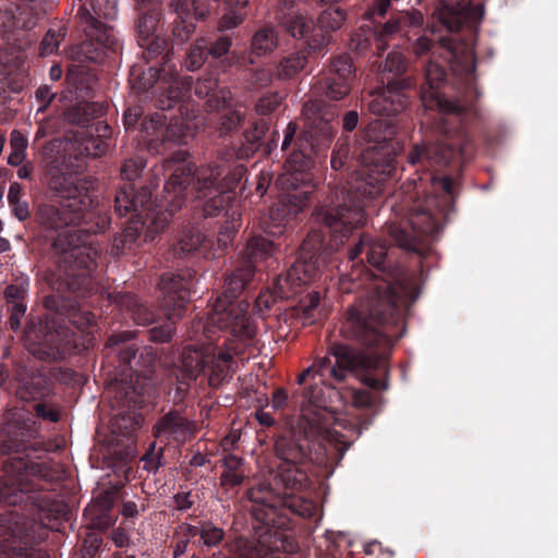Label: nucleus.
I'll return each mask as SVG.
<instances>
[{
    "mask_svg": "<svg viewBox=\"0 0 558 558\" xmlns=\"http://www.w3.org/2000/svg\"><path fill=\"white\" fill-rule=\"evenodd\" d=\"M280 243L264 235H254L246 245L247 265L268 258L279 248Z\"/></svg>",
    "mask_w": 558,
    "mask_h": 558,
    "instance_id": "40",
    "label": "nucleus"
},
{
    "mask_svg": "<svg viewBox=\"0 0 558 558\" xmlns=\"http://www.w3.org/2000/svg\"><path fill=\"white\" fill-rule=\"evenodd\" d=\"M102 545V538L96 533H88L84 538L78 558H97Z\"/></svg>",
    "mask_w": 558,
    "mask_h": 558,
    "instance_id": "52",
    "label": "nucleus"
},
{
    "mask_svg": "<svg viewBox=\"0 0 558 558\" xmlns=\"http://www.w3.org/2000/svg\"><path fill=\"white\" fill-rule=\"evenodd\" d=\"M199 537L204 546L217 547L225 539V531L210 521H204L199 526Z\"/></svg>",
    "mask_w": 558,
    "mask_h": 558,
    "instance_id": "49",
    "label": "nucleus"
},
{
    "mask_svg": "<svg viewBox=\"0 0 558 558\" xmlns=\"http://www.w3.org/2000/svg\"><path fill=\"white\" fill-rule=\"evenodd\" d=\"M344 21L345 13L341 9L328 8L320 13L317 25L299 12H289L281 16L280 26L294 39H303L313 52L325 53L330 33L339 29Z\"/></svg>",
    "mask_w": 558,
    "mask_h": 558,
    "instance_id": "19",
    "label": "nucleus"
},
{
    "mask_svg": "<svg viewBox=\"0 0 558 558\" xmlns=\"http://www.w3.org/2000/svg\"><path fill=\"white\" fill-rule=\"evenodd\" d=\"M117 16V0H90L88 5H80L73 17L77 31L84 35L75 51L78 62L104 63L121 53L120 39L107 23Z\"/></svg>",
    "mask_w": 558,
    "mask_h": 558,
    "instance_id": "12",
    "label": "nucleus"
},
{
    "mask_svg": "<svg viewBox=\"0 0 558 558\" xmlns=\"http://www.w3.org/2000/svg\"><path fill=\"white\" fill-rule=\"evenodd\" d=\"M24 458L15 457L7 459L2 464L3 475L0 476V504L17 506L25 501L29 492L34 490V484L26 478Z\"/></svg>",
    "mask_w": 558,
    "mask_h": 558,
    "instance_id": "25",
    "label": "nucleus"
},
{
    "mask_svg": "<svg viewBox=\"0 0 558 558\" xmlns=\"http://www.w3.org/2000/svg\"><path fill=\"white\" fill-rule=\"evenodd\" d=\"M195 95L206 98L210 110H220L233 100L232 93L227 87H219L218 72H206L195 83Z\"/></svg>",
    "mask_w": 558,
    "mask_h": 558,
    "instance_id": "30",
    "label": "nucleus"
},
{
    "mask_svg": "<svg viewBox=\"0 0 558 558\" xmlns=\"http://www.w3.org/2000/svg\"><path fill=\"white\" fill-rule=\"evenodd\" d=\"M288 402V392L284 388H277L274 392H272V398H271V407L275 409V410H281L286 407Z\"/></svg>",
    "mask_w": 558,
    "mask_h": 558,
    "instance_id": "63",
    "label": "nucleus"
},
{
    "mask_svg": "<svg viewBox=\"0 0 558 558\" xmlns=\"http://www.w3.org/2000/svg\"><path fill=\"white\" fill-rule=\"evenodd\" d=\"M136 31L138 39H149L154 36L161 20V10L157 4L148 0H142L137 3Z\"/></svg>",
    "mask_w": 558,
    "mask_h": 558,
    "instance_id": "34",
    "label": "nucleus"
},
{
    "mask_svg": "<svg viewBox=\"0 0 558 558\" xmlns=\"http://www.w3.org/2000/svg\"><path fill=\"white\" fill-rule=\"evenodd\" d=\"M118 496V489L112 488L101 492L97 497V502L102 511H110L116 502Z\"/></svg>",
    "mask_w": 558,
    "mask_h": 558,
    "instance_id": "60",
    "label": "nucleus"
},
{
    "mask_svg": "<svg viewBox=\"0 0 558 558\" xmlns=\"http://www.w3.org/2000/svg\"><path fill=\"white\" fill-rule=\"evenodd\" d=\"M46 180L57 199L39 204L35 221L43 229L57 232L52 250L58 256L59 272L68 276V287L85 288L97 267L96 233L109 228L111 216L94 206L95 181L72 171L64 158L48 163Z\"/></svg>",
    "mask_w": 558,
    "mask_h": 558,
    "instance_id": "4",
    "label": "nucleus"
},
{
    "mask_svg": "<svg viewBox=\"0 0 558 558\" xmlns=\"http://www.w3.org/2000/svg\"><path fill=\"white\" fill-rule=\"evenodd\" d=\"M66 32L63 27L49 28L39 45V56L46 57L58 52L61 41L64 40Z\"/></svg>",
    "mask_w": 558,
    "mask_h": 558,
    "instance_id": "47",
    "label": "nucleus"
},
{
    "mask_svg": "<svg viewBox=\"0 0 558 558\" xmlns=\"http://www.w3.org/2000/svg\"><path fill=\"white\" fill-rule=\"evenodd\" d=\"M141 105L128 107L123 113V125L126 132L138 131L147 143V149L154 154H161L170 144L177 143L183 135L182 123L177 118H169L156 112L144 116Z\"/></svg>",
    "mask_w": 558,
    "mask_h": 558,
    "instance_id": "17",
    "label": "nucleus"
},
{
    "mask_svg": "<svg viewBox=\"0 0 558 558\" xmlns=\"http://www.w3.org/2000/svg\"><path fill=\"white\" fill-rule=\"evenodd\" d=\"M246 17V11L229 9L226 7V12L218 21V32L228 34V31H232L241 25Z\"/></svg>",
    "mask_w": 558,
    "mask_h": 558,
    "instance_id": "51",
    "label": "nucleus"
},
{
    "mask_svg": "<svg viewBox=\"0 0 558 558\" xmlns=\"http://www.w3.org/2000/svg\"><path fill=\"white\" fill-rule=\"evenodd\" d=\"M223 471L219 477L220 486L229 490L242 485L245 478L244 461L241 457L227 453L221 459Z\"/></svg>",
    "mask_w": 558,
    "mask_h": 558,
    "instance_id": "35",
    "label": "nucleus"
},
{
    "mask_svg": "<svg viewBox=\"0 0 558 558\" xmlns=\"http://www.w3.org/2000/svg\"><path fill=\"white\" fill-rule=\"evenodd\" d=\"M360 116L356 110L347 111L342 118V129L345 132H352L356 129Z\"/></svg>",
    "mask_w": 558,
    "mask_h": 558,
    "instance_id": "61",
    "label": "nucleus"
},
{
    "mask_svg": "<svg viewBox=\"0 0 558 558\" xmlns=\"http://www.w3.org/2000/svg\"><path fill=\"white\" fill-rule=\"evenodd\" d=\"M39 433V425L31 413L13 411L8 413L0 427V456L29 459V452L40 449L34 442Z\"/></svg>",
    "mask_w": 558,
    "mask_h": 558,
    "instance_id": "21",
    "label": "nucleus"
},
{
    "mask_svg": "<svg viewBox=\"0 0 558 558\" xmlns=\"http://www.w3.org/2000/svg\"><path fill=\"white\" fill-rule=\"evenodd\" d=\"M218 0H191L190 10L194 20H206L217 8Z\"/></svg>",
    "mask_w": 558,
    "mask_h": 558,
    "instance_id": "54",
    "label": "nucleus"
},
{
    "mask_svg": "<svg viewBox=\"0 0 558 558\" xmlns=\"http://www.w3.org/2000/svg\"><path fill=\"white\" fill-rule=\"evenodd\" d=\"M233 37L230 34L218 33L206 39L209 65L218 72L226 73L242 59V53L232 50Z\"/></svg>",
    "mask_w": 558,
    "mask_h": 558,
    "instance_id": "28",
    "label": "nucleus"
},
{
    "mask_svg": "<svg viewBox=\"0 0 558 558\" xmlns=\"http://www.w3.org/2000/svg\"><path fill=\"white\" fill-rule=\"evenodd\" d=\"M196 495L191 490L179 492L172 497V507L174 510L183 512L191 509L195 504Z\"/></svg>",
    "mask_w": 558,
    "mask_h": 558,
    "instance_id": "56",
    "label": "nucleus"
},
{
    "mask_svg": "<svg viewBox=\"0 0 558 558\" xmlns=\"http://www.w3.org/2000/svg\"><path fill=\"white\" fill-rule=\"evenodd\" d=\"M305 46L307 45L305 44ZM311 54L317 53L310 50L308 47L288 52L280 59L276 68V77L281 81L296 77L306 69Z\"/></svg>",
    "mask_w": 558,
    "mask_h": 558,
    "instance_id": "32",
    "label": "nucleus"
},
{
    "mask_svg": "<svg viewBox=\"0 0 558 558\" xmlns=\"http://www.w3.org/2000/svg\"><path fill=\"white\" fill-rule=\"evenodd\" d=\"M102 113L104 107L93 102L69 109L68 120L80 125L75 134V151L78 156L100 157L112 145V128L106 121H93Z\"/></svg>",
    "mask_w": 558,
    "mask_h": 558,
    "instance_id": "18",
    "label": "nucleus"
},
{
    "mask_svg": "<svg viewBox=\"0 0 558 558\" xmlns=\"http://www.w3.org/2000/svg\"><path fill=\"white\" fill-rule=\"evenodd\" d=\"M434 15L450 32H458L464 25L475 26L485 15V7L478 0H438Z\"/></svg>",
    "mask_w": 558,
    "mask_h": 558,
    "instance_id": "24",
    "label": "nucleus"
},
{
    "mask_svg": "<svg viewBox=\"0 0 558 558\" xmlns=\"http://www.w3.org/2000/svg\"><path fill=\"white\" fill-rule=\"evenodd\" d=\"M2 558H48V554L40 548L19 542L9 546Z\"/></svg>",
    "mask_w": 558,
    "mask_h": 558,
    "instance_id": "48",
    "label": "nucleus"
},
{
    "mask_svg": "<svg viewBox=\"0 0 558 558\" xmlns=\"http://www.w3.org/2000/svg\"><path fill=\"white\" fill-rule=\"evenodd\" d=\"M320 302L319 293H311L300 303V318L304 325H313L320 319V311L318 310Z\"/></svg>",
    "mask_w": 558,
    "mask_h": 558,
    "instance_id": "45",
    "label": "nucleus"
},
{
    "mask_svg": "<svg viewBox=\"0 0 558 558\" xmlns=\"http://www.w3.org/2000/svg\"><path fill=\"white\" fill-rule=\"evenodd\" d=\"M196 433L197 423L187 416L183 408H170L162 412L151 428L153 436L163 446H183Z\"/></svg>",
    "mask_w": 558,
    "mask_h": 558,
    "instance_id": "23",
    "label": "nucleus"
},
{
    "mask_svg": "<svg viewBox=\"0 0 558 558\" xmlns=\"http://www.w3.org/2000/svg\"><path fill=\"white\" fill-rule=\"evenodd\" d=\"M232 101L226 107H220L223 112L219 117V122L217 125L218 132L220 136H227L231 134L233 131L238 130L243 121L242 114L233 110L231 108Z\"/></svg>",
    "mask_w": 558,
    "mask_h": 558,
    "instance_id": "43",
    "label": "nucleus"
},
{
    "mask_svg": "<svg viewBox=\"0 0 558 558\" xmlns=\"http://www.w3.org/2000/svg\"><path fill=\"white\" fill-rule=\"evenodd\" d=\"M208 360L210 361H207L206 369L210 371L209 385L216 387L228 377L233 357L228 351L216 353L215 349L210 348Z\"/></svg>",
    "mask_w": 558,
    "mask_h": 558,
    "instance_id": "39",
    "label": "nucleus"
},
{
    "mask_svg": "<svg viewBox=\"0 0 558 558\" xmlns=\"http://www.w3.org/2000/svg\"><path fill=\"white\" fill-rule=\"evenodd\" d=\"M25 466L26 470H24V473L26 475V478H40L47 483H54L63 477V470L59 465H53L45 462H34L29 459H25Z\"/></svg>",
    "mask_w": 558,
    "mask_h": 558,
    "instance_id": "41",
    "label": "nucleus"
},
{
    "mask_svg": "<svg viewBox=\"0 0 558 558\" xmlns=\"http://www.w3.org/2000/svg\"><path fill=\"white\" fill-rule=\"evenodd\" d=\"M66 277L60 272L52 292L45 296L44 304L49 312L46 332L31 349L32 354L41 361H63L78 349L75 332L70 325L83 331L96 324L95 314L83 310L78 301L93 290V279L87 287L76 289L68 287Z\"/></svg>",
    "mask_w": 558,
    "mask_h": 558,
    "instance_id": "9",
    "label": "nucleus"
},
{
    "mask_svg": "<svg viewBox=\"0 0 558 558\" xmlns=\"http://www.w3.org/2000/svg\"><path fill=\"white\" fill-rule=\"evenodd\" d=\"M206 61L209 62V57L206 49V39L199 38L190 47L189 51L186 52L184 66L189 71H196L201 69Z\"/></svg>",
    "mask_w": 558,
    "mask_h": 558,
    "instance_id": "42",
    "label": "nucleus"
},
{
    "mask_svg": "<svg viewBox=\"0 0 558 558\" xmlns=\"http://www.w3.org/2000/svg\"><path fill=\"white\" fill-rule=\"evenodd\" d=\"M27 311V303L8 305L9 327L12 331H19L22 327V319Z\"/></svg>",
    "mask_w": 558,
    "mask_h": 558,
    "instance_id": "55",
    "label": "nucleus"
},
{
    "mask_svg": "<svg viewBox=\"0 0 558 558\" xmlns=\"http://www.w3.org/2000/svg\"><path fill=\"white\" fill-rule=\"evenodd\" d=\"M112 302L121 310L129 314L130 318L137 325L147 326L156 320V314L138 298L131 292H118L110 294Z\"/></svg>",
    "mask_w": 558,
    "mask_h": 558,
    "instance_id": "31",
    "label": "nucleus"
},
{
    "mask_svg": "<svg viewBox=\"0 0 558 558\" xmlns=\"http://www.w3.org/2000/svg\"><path fill=\"white\" fill-rule=\"evenodd\" d=\"M110 539L118 548H126L132 544L130 534L121 526L111 531Z\"/></svg>",
    "mask_w": 558,
    "mask_h": 558,
    "instance_id": "59",
    "label": "nucleus"
},
{
    "mask_svg": "<svg viewBox=\"0 0 558 558\" xmlns=\"http://www.w3.org/2000/svg\"><path fill=\"white\" fill-rule=\"evenodd\" d=\"M254 266L236 268L227 279L223 292L216 300L214 311L221 329H228L242 341L252 340L256 327L248 315L250 303L246 300L235 302L241 293L248 289L254 278Z\"/></svg>",
    "mask_w": 558,
    "mask_h": 558,
    "instance_id": "14",
    "label": "nucleus"
},
{
    "mask_svg": "<svg viewBox=\"0 0 558 558\" xmlns=\"http://www.w3.org/2000/svg\"><path fill=\"white\" fill-rule=\"evenodd\" d=\"M305 129L294 142L293 150L287 157L290 172L282 175L281 185L301 190L313 185L306 171L313 165V156L325 150L332 138V122L337 116L336 108L323 99H314L303 106Z\"/></svg>",
    "mask_w": 558,
    "mask_h": 558,
    "instance_id": "10",
    "label": "nucleus"
},
{
    "mask_svg": "<svg viewBox=\"0 0 558 558\" xmlns=\"http://www.w3.org/2000/svg\"><path fill=\"white\" fill-rule=\"evenodd\" d=\"M282 97L279 93H267L263 95L255 105V110L260 116H267L277 110Z\"/></svg>",
    "mask_w": 558,
    "mask_h": 558,
    "instance_id": "53",
    "label": "nucleus"
},
{
    "mask_svg": "<svg viewBox=\"0 0 558 558\" xmlns=\"http://www.w3.org/2000/svg\"><path fill=\"white\" fill-rule=\"evenodd\" d=\"M253 519V529L255 531L256 536L258 537V545H253L246 548L243 553H241L236 558H296L295 556L288 554L286 551L279 550H270L264 547V543L268 541V537L271 536L278 537L279 532L283 530H289L291 527V519L289 518V525L278 527V526H268L254 518Z\"/></svg>",
    "mask_w": 558,
    "mask_h": 558,
    "instance_id": "29",
    "label": "nucleus"
},
{
    "mask_svg": "<svg viewBox=\"0 0 558 558\" xmlns=\"http://www.w3.org/2000/svg\"><path fill=\"white\" fill-rule=\"evenodd\" d=\"M146 167L142 156L124 160L121 177L129 181L114 195V211L119 217L130 216L126 227L114 235L110 254L114 257L133 250L140 241L142 230L146 228V238L163 231L171 218L184 205L187 190L198 171L185 151L179 150L171 158L165 159L154 171L165 177L163 192L160 199L153 201L151 189L143 185L136 189L132 183L141 177Z\"/></svg>",
    "mask_w": 558,
    "mask_h": 558,
    "instance_id": "7",
    "label": "nucleus"
},
{
    "mask_svg": "<svg viewBox=\"0 0 558 558\" xmlns=\"http://www.w3.org/2000/svg\"><path fill=\"white\" fill-rule=\"evenodd\" d=\"M129 83L137 93L154 89L155 106L161 111L170 110L178 105L187 89L185 84L181 83L175 64H169L168 61L161 66L145 68L142 64H134L130 69Z\"/></svg>",
    "mask_w": 558,
    "mask_h": 558,
    "instance_id": "15",
    "label": "nucleus"
},
{
    "mask_svg": "<svg viewBox=\"0 0 558 558\" xmlns=\"http://www.w3.org/2000/svg\"><path fill=\"white\" fill-rule=\"evenodd\" d=\"M138 45L144 49L143 53L147 62L160 58L156 66H161L166 61L169 64H174L172 62L173 51L166 38L154 35L149 39H138Z\"/></svg>",
    "mask_w": 558,
    "mask_h": 558,
    "instance_id": "38",
    "label": "nucleus"
},
{
    "mask_svg": "<svg viewBox=\"0 0 558 558\" xmlns=\"http://www.w3.org/2000/svg\"><path fill=\"white\" fill-rule=\"evenodd\" d=\"M349 260L366 262L381 279L348 307L341 323L343 338L355 341L368 352H360L343 343H332L328 355L318 357L313 379L342 383L356 372L362 383L373 390H386L389 383V354L393 343L404 333L405 313L420 295L418 275L409 271L395 257V250L378 238L362 234L350 248Z\"/></svg>",
    "mask_w": 558,
    "mask_h": 558,
    "instance_id": "2",
    "label": "nucleus"
},
{
    "mask_svg": "<svg viewBox=\"0 0 558 558\" xmlns=\"http://www.w3.org/2000/svg\"><path fill=\"white\" fill-rule=\"evenodd\" d=\"M175 5V19L171 23V35L172 41L177 45H182L186 43L196 29V25L194 23V19L192 16L190 8L183 7L178 2H174Z\"/></svg>",
    "mask_w": 558,
    "mask_h": 558,
    "instance_id": "36",
    "label": "nucleus"
},
{
    "mask_svg": "<svg viewBox=\"0 0 558 558\" xmlns=\"http://www.w3.org/2000/svg\"><path fill=\"white\" fill-rule=\"evenodd\" d=\"M336 251L329 247L322 232L310 231L300 246L296 260L284 275L277 278L272 292L259 293L255 300L256 306L269 310L276 299L289 300L295 296L303 287L315 280L322 265Z\"/></svg>",
    "mask_w": 558,
    "mask_h": 558,
    "instance_id": "13",
    "label": "nucleus"
},
{
    "mask_svg": "<svg viewBox=\"0 0 558 558\" xmlns=\"http://www.w3.org/2000/svg\"><path fill=\"white\" fill-rule=\"evenodd\" d=\"M399 129L397 120L378 118L354 134L352 145L348 142L337 143L330 159L332 169L339 171L349 168L354 160L362 170L355 184L341 192L337 204L315 210L320 223L315 231L324 234L331 250H339L352 231L365 223L368 203L397 180V156L403 149V142L398 136Z\"/></svg>",
    "mask_w": 558,
    "mask_h": 558,
    "instance_id": "5",
    "label": "nucleus"
},
{
    "mask_svg": "<svg viewBox=\"0 0 558 558\" xmlns=\"http://www.w3.org/2000/svg\"><path fill=\"white\" fill-rule=\"evenodd\" d=\"M377 397L367 390H356L353 393V403L359 408H374Z\"/></svg>",
    "mask_w": 558,
    "mask_h": 558,
    "instance_id": "57",
    "label": "nucleus"
},
{
    "mask_svg": "<svg viewBox=\"0 0 558 558\" xmlns=\"http://www.w3.org/2000/svg\"><path fill=\"white\" fill-rule=\"evenodd\" d=\"M281 186L283 192L277 203L269 209V219L265 228L268 236L280 238L287 231V225L307 206V202L315 190L314 185H305L301 190Z\"/></svg>",
    "mask_w": 558,
    "mask_h": 558,
    "instance_id": "22",
    "label": "nucleus"
},
{
    "mask_svg": "<svg viewBox=\"0 0 558 558\" xmlns=\"http://www.w3.org/2000/svg\"><path fill=\"white\" fill-rule=\"evenodd\" d=\"M15 396L22 401H35L48 393V377L40 369L20 365L14 374Z\"/></svg>",
    "mask_w": 558,
    "mask_h": 558,
    "instance_id": "27",
    "label": "nucleus"
},
{
    "mask_svg": "<svg viewBox=\"0 0 558 558\" xmlns=\"http://www.w3.org/2000/svg\"><path fill=\"white\" fill-rule=\"evenodd\" d=\"M28 287L29 282L27 278L21 279L19 283L7 286L3 292L7 305L26 303Z\"/></svg>",
    "mask_w": 558,
    "mask_h": 558,
    "instance_id": "50",
    "label": "nucleus"
},
{
    "mask_svg": "<svg viewBox=\"0 0 558 558\" xmlns=\"http://www.w3.org/2000/svg\"><path fill=\"white\" fill-rule=\"evenodd\" d=\"M134 333L121 331L107 339L104 354L107 359H117V377L112 387L111 418L112 434L131 437L140 428L143 416L136 410L143 408L149 399L150 387L146 381V373L155 363V355L147 354L142 366L143 353L137 357V348L131 343Z\"/></svg>",
    "mask_w": 558,
    "mask_h": 558,
    "instance_id": "8",
    "label": "nucleus"
},
{
    "mask_svg": "<svg viewBox=\"0 0 558 558\" xmlns=\"http://www.w3.org/2000/svg\"><path fill=\"white\" fill-rule=\"evenodd\" d=\"M333 432H320L305 416L295 427L282 430L274 442L279 463L267 478L246 490L250 513L270 526L289 525V513L304 519L317 512L316 502L307 497L311 464L328 461L324 440H331Z\"/></svg>",
    "mask_w": 558,
    "mask_h": 558,
    "instance_id": "6",
    "label": "nucleus"
},
{
    "mask_svg": "<svg viewBox=\"0 0 558 558\" xmlns=\"http://www.w3.org/2000/svg\"><path fill=\"white\" fill-rule=\"evenodd\" d=\"M27 138L19 131H13L11 133V141H10V145H11V150H16V151H24L26 150L27 148Z\"/></svg>",
    "mask_w": 558,
    "mask_h": 558,
    "instance_id": "62",
    "label": "nucleus"
},
{
    "mask_svg": "<svg viewBox=\"0 0 558 558\" xmlns=\"http://www.w3.org/2000/svg\"><path fill=\"white\" fill-rule=\"evenodd\" d=\"M450 40L457 52L452 59L445 54L433 56L425 65V83L417 88L409 74V61L399 51H391L383 64V88L371 94L368 111L391 119L404 112L413 99L420 96L426 109L437 110L435 142H422L412 146L408 163L414 173L402 183L399 191L387 201L393 215L387 223V232L399 248L417 255V267L422 258L433 250L445 223L454 213V181L437 172L450 162L466 161L475 153L472 130L478 124L481 113L477 100L475 58L468 47L460 51L456 39Z\"/></svg>",
    "mask_w": 558,
    "mask_h": 558,
    "instance_id": "1",
    "label": "nucleus"
},
{
    "mask_svg": "<svg viewBox=\"0 0 558 558\" xmlns=\"http://www.w3.org/2000/svg\"><path fill=\"white\" fill-rule=\"evenodd\" d=\"M424 24V15L418 10L399 12L386 23H375L373 26H361L352 36L351 44L354 48L364 52L373 45L378 51H384L387 41L396 34L404 33L408 37L410 49L415 56L423 57L430 52L433 56L439 53L446 59L456 56L454 47L450 40L436 43L426 35H418Z\"/></svg>",
    "mask_w": 558,
    "mask_h": 558,
    "instance_id": "11",
    "label": "nucleus"
},
{
    "mask_svg": "<svg viewBox=\"0 0 558 558\" xmlns=\"http://www.w3.org/2000/svg\"><path fill=\"white\" fill-rule=\"evenodd\" d=\"M354 80L352 59L348 54L335 58L326 76L319 81L323 93L332 100H340L350 94Z\"/></svg>",
    "mask_w": 558,
    "mask_h": 558,
    "instance_id": "26",
    "label": "nucleus"
},
{
    "mask_svg": "<svg viewBox=\"0 0 558 558\" xmlns=\"http://www.w3.org/2000/svg\"><path fill=\"white\" fill-rule=\"evenodd\" d=\"M165 448L156 447V441L149 444L146 452L141 458L142 469L148 473H156L165 463Z\"/></svg>",
    "mask_w": 558,
    "mask_h": 558,
    "instance_id": "46",
    "label": "nucleus"
},
{
    "mask_svg": "<svg viewBox=\"0 0 558 558\" xmlns=\"http://www.w3.org/2000/svg\"><path fill=\"white\" fill-rule=\"evenodd\" d=\"M267 129L264 120L256 122L238 143L219 150L215 160L194 173L184 199L194 196L192 216L172 246L174 257L217 258L232 242L241 220L233 208L234 189L246 172L236 160L248 159L259 149Z\"/></svg>",
    "mask_w": 558,
    "mask_h": 558,
    "instance_id": "3",
    "label": "nucleus"
},
{
    "mask_svg": "<svg viewBox=\"0 0 558 558\" xmlns=\"http://www.w3.org/2000/svg\"><path fill=\"white\" fill-rule=\"evenodd\" d=\"M34 411L37 417L57 423L60 420V414L56 409L48 408L45 403L39 402L34 407Z\"/></svg>",
    "mask_w": 558,
    "mask_h": 558,
    "instance_id": "58",
    "label": "nucleus"
},
{
    "mask_svg": "<svg viewBox=\"0 0 558 558\" xmlns=\"http://www.w3.org/2000/svg\"><path fill=\"white\" fill-rule=\"evenodd\" d=\"M196 271L190 268L178 274L165 272L159 280V290L162 294V307L167 320L148 330V339L153 342H169L174 332V322L182 316L185 304L190 300L195 283Z\"/></svg>",
    "mask_w": 558,
    "mask_h": 558,
    "instance_id": "16",
    "label": "nucleus"
},
{
    "mask_svg": "<svg viewBox=\"0 0 558 558\" xmlns=\"http://www.w3.org/2000/svg\"><path fill=\"white\" fill-rule=\"evenodd\" d=\"M210 345L194 348L186 345L181 354V369L186 379L194 380L206 369Z\"/></svg>",
    "mask_w": 558,
    "mask_h": 558,
    "instance_id": "33",
    "label": "nucleus"
},
{
    "mask_svg": "<svg viewBox=\"0 0 558 558\" xmlns=\"http://www.w3.org/2000/svg\"><path fill=\"white\" fill-rule=\"evenodd\" d=\"M10 206L12 208L14 216L19 220L23 221L28 218L29 208H28V204L25 201L14 202V203L10 204Z\"/></svg>",
    "mask_w": 558,
    "mask_h": 558,
    "instance_id": "64",
    "label": "nucleus"
},
{
    "mask_svg": "<svg viewBox=\"0 0 558 558\" xmlns=\"http://www.w3.org/2000/svg\"><path fill=\"white\" fill-rule=\"evenodd\" d=\"M278 47V33L272 25H263L255 31L251 38L250 50L255 57L272 53Z\"/></svg>",
    "mask_w": 558,
    "mask_h": 558,
    "instance_id": "37",
    "label": "nucleus"
},
{
    "mask_svg": "<svg viewBox=\"0 0 558 558\" xmlns=\"http://www.w3.org/2000/svg\"><path fill=\"white\" fill-rule=\"evenodd\" d=\"M274 74L269 69H248L244 73V86L248 90L267 87L272 82Z\"/></svg>",
    "mask_w": 558,
    "mask_h": 558,
    "instance_id": "44",
    "label": "nucleus"
},
{
    "mask_svg": "<svg viewBox=\"0 0 558 558\" xmlns=\"http://www.w3.org/2000/svg\"><path fill=\"white\" fill-rule=\"evenodd\" d=\"M319 384V380L315 381L304 389L302 401L304 413L301 420H304L306 416L312 421L314 426L319 428L320 432H333V434L337 435L335 439V450L339 462L354 439L361 436L363 427L357 423L343 421V423L338 422L337 425L342 426L343 429L348 430L349 435L340 434L336 429L331 430L329 428V423L332 417L330 412H328L327 408L324 405V390Z\"/></svg>",
    "mask_w": 558,
    "mask_h": 558,
    "instance_id": "20",
    "label": "nucleus"
}]
</instances>
